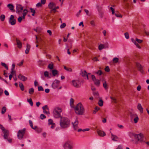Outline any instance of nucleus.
<instances>
[{
    "mask_svg": "<svg viewBox=\"0 0 149 149\" xmlns=\"http://www.w3.org/2000/svg\"><path fill=\"white\" fill-rule=\"evenodd\" d=\"M70 124V120L66 117H61L60 121V125L62 128H66L69 127Z\"/></svg>",
    "mask_w": 149,
    "mask_h": 149,
    "instance_id": "obj_1",
    "label": "nucleus"
},
{
    "mask_svg": "<svg viewBox=\"0 0 149 149\" xmlns=\"http://www.w3.org/2000/svg\"><path fill=\"white\" fill-rule=\"evenodd\" d=\"M76 113L79 115H82L84 112V109L83 105L80 103L77 104L74 107Z\"/></svg>",
    "mask_w": 149,
    "mask_h": 149,
    "instance_id": "obj_2",
    "label": "nucleus"
},
{
    "mask_svg": "<svg viewBox=\"0 0 149 149\" xmlns=\"http://www.w3.org/2000/svg\"><path fill=\"white\" fill-rule=\"evenodd\" d=\"M62 111V109L59 107H56L53 111V115L54 117L56 118H61L62 117L60 113Z\"/></svg>",
    "mask_w": 149,
    "mask_h": 149,
    "instance_id": "obj_3",
    "label": "nucleus"
},
{
    "mask_svg": "<svg viewBox=\"0 0 149 149\" xmlns=\"http://www.w3.org/2000/svg\"><path fill=\"white\" fill-rule=\"evenodd\" d=\"M132 134L136 139H137L141 143L145 142L143 134L141 133L139 134H136L134 133H132Z\"/></svg>",
    "mask_w": 149,
    "mask_h": 149,
    "instance_id": "obj_4",
    "label": "nucleus"
},
{
    "mask_svg": "<svg viewBox=\"0 0 149 149\" xmlns=\"http://www.w3.org/2000/svg\"><path fill=\"white\" fill-rule=\"evenodd\" d=\"M26 129L24 128L22 130H19L17 133V136L18 138L19 139H22L24 135Z\"/></svg>",
    "mask_w": 149,
    "mask_h": 149,
    "instance_id": "obj_5",
    "label": "nucleus"
},
{
    "mask_svg": "<svg viewBox=\"0 0 149 149\" xmlns=\"http://www.w3.org/2000/svg\"><path fill=\"white\" fill-rule=\"evenodd\" d=\"M65 149H72L73 147L70 141L68 140L63 145Z\"/></svg>",
    "mask_w": 149,
    "mask_h": 149,
    "instance_id": "obj_6",
    "label": "nucleus"
},
{
    "mask_svg": "<svg viewBox=\"0 0 149 149\" xmlns=\"http://www.w3.org/2000/svg\"><path fill=\"white\" fill-rule=\"evenodd\" d=\"M72 82L73 86L76 88H79L81 86V82L79 80H73Z\"/></svg>",
    "mask_w": 149,
    "mask_h": 149,
    "instance_id": "obj_7",
    "label": "nucleus"
},
{
    "mask_svg": "<svg viewBox=\"0 0 149 149\" xmlns=\"http://www.w3.org/2000/svg\"><path fill=\"white\" fill-rule=\"evenodd\" d=\"M131 119H133L134 123H137L139 120V118L136 114L131 113L130 114Z\"/></svg>",
    "mask_w": 149,
    "mask_h": 149,
    "instance_id": "obj_8",
    "label": "nucleus"
},
{
    "mask_svg": "<svg viewBox=\"0 0 149 149\" xmlns=\"http://www.w3.org/2000/svg\"><path fill=\"white\" fill-rule=\"evenodd\" d=\"M16 12L18 14H20L22 12L23 7L20 4H17L16 6Z\"/></svg>",
    "mask_w": 149,
    "mask_h": 149,
    "instance_id": "obj_9",
    "label": "nucleus"
},
{
    "mask_svg": "<svg viewBox=\"0 0 149 149\" xmlns=\"http://www.w3.org/2000/svg\"><path fill=\"white\" fill-rule=\"evenodd\" d=\"M9 23L12 25H14L16 24V19L14 18V16L12 15L10 16L9 20Z\"/></svg>",
    "mask_w": 149,
    "mask_h": 149,
    "instance_id": "obj_10",
    "label": "nucleus"
},
{
    "mask_svg": "<svg viewBox=\"0 0 149 149\" xmlns=\"http://www.w3.org/2000/svg\"><path fill=\"white\" fill-rule=\"evenodd\" d=\"M59 83L60 81L59 80L55 79L52 84V87L54 89L57 88L58 86Z\"/></svg>",
    "mask_w": 149,
    "mask_h": 149,
    "instance_id": "obj_11",
    "label": "nucleus"
},
{
    "mask_svg": "<svg viewBox=\"0 0 149 149\" xmlns=\"http://www.w3.org/2000/svg\"><path fill=\"white\" fill-rule=\"evenodd\" d=\"M80 74L82 77L85 78V79H88V77L86 71H82Z\"/></svg>",
    "mask_w": 149,
    "mask_h": 149,
    "instance_id": "obj_12",
    "label": "nucleus"
},
{
    "mask_svg": "<svg viewBox=\"0 0 149 149\" xmlns=\"http://www.w3.org/2000/svg\"><path fill=\"white\" fill-rule=\"evenodd\" d=\"M78 123L79 122L77 119H76L74 122L72 123L73 126L75 130H76L78 128Z\"/></svg>",
    "mask_w": 149,
    "mask_h": 149,
    "instance_id": "obj_13",
    "label": "nucleus"
},
{
    "mask_svg": "<svg viewBox=\"0 0 149 149\" xmlns=\"http://www.w3.org/2000/svg\"><path fill=\"white\" fill-rule=\"evenodd\" d=\"M4 133L3 137L5 139H7L8 138L9 135V131L7 130H5L3 131Z\"/></svg>",
    "mask_w": 149,
    "mask_h": 149,
    "instance_id": "obj_14",
    "label": "nucleus"
},
{
    "mask_svg": "<svg viewBox=\"0 0 149 149\" xmlns=\"http://www.w3.org/2000/svg\"><path fill=\"white\" fill-rule=\"evenodd\" d=\"M18 77L20 80L23 81H25L27 79V78L26 77L21 74H19L18 76Z\"/></svg>",
    "mask_w": 149,
    "mask_h": 149,
    "instance_id": "obj_15",
    "label": "nucleus"
},
{
    "mask_svg": "<svg viewBox=\"0 0 149 149\" xmlns=\"http://www.w3.org/2000/svg\"><path fill=\"white\" fill-rule=\"evenodd\" d=\"M136 65L137 68H138L139 70L141 73H143V67L139 63H136Z\"/></svg>",
    "mask_w": 149,
    "mask_h": 149,
    "instance_id": "obj_16",
    "label": "nucleus"
},
{
    "mask_svg": "<svg viewBox=\"0 0 149 149\" xmlns=\"http://www.w3.org/2000/svg\"><path fill=\"white\" fill-rule=\"evenodd\" d=\"M16 40L17 42V47L19 48H21L22 46V42L17 38H16Z\"/></svg>",
    "mask_w": 149,
    "mask_h": 149,
    "instance_id": "obj_17",
    "label": "nucleus"
},
{
    "mask_svg": "<svg viewBox=\"0 0 149 149\" xmlns=\"http://www.w3.org/2000/svg\"><path fill=\"white\" fill-rule=\"evenodd\" d=\"M97 133L99 136H104L106 135V134L104 132L100 130H98Z\"/></svg>",
    "mask_w": 149,
    "mask_h": 149,
    "instance_id": "obj_18",
    "label": "nucleus"
},
{
    "mask_svg": "<svg viewBox=\"0 0 149 149\" xmlns=\"http://www.w3.org/2000/svg\"><path fill=\"white\" fill-rule=\"evenodd\" d=\"M111 133V139L113 141H117L118 139V137L116 135H114L111 132H110Z\"/></svg>",
    "mask_w": 149,
    "mask_h": 149,
    "instance_id": "obj_19",
    "label": "nucleus"
},
{
    "mask_svg": "<svg viewBox=\"0 0 149 149\" xmlns=\"http://www.w3.org/2000/svg\"><path fill=\"white\" fill-rule=\"evenodd\" d=\"M55 5L56 4L55 3L52 2H51L49 3L48 6L49 8L52 9L54 8Z\"/></svg>",
    "mask_w": 149,
    "mask_h": 149,
    "instance_id": "obj_20",
    "label": "nucleus"
},
{
    "mask_svg": "<svg viewBox=\"0 0 149 149\" xmlns=\"http://www.w3.org/2000/svg\"><path fill=\"white\" fill-rule=\"evenodd\" d=\"M38 62L39 65L43 66L46 64L47 62L45 61L40 60H39Z\"/></svg>",
    "mask_w": 149,
    "mask_h": 149,
    "instance_id": "obj_21",
    "label": "nucleus"
},
{
    "mask_svg": "<svg viewBox=\"0 0 149 149\" xmlns=\"http://www.w3.org/2000/svg\"><path fill=\"white\" fill-rule=\"evenodd\" d=\"M132 41L134 43V44L136 46V47L139 49H141V47L136 42V40H135L134 38H132L131 39Z\"/></svg>",
    "mask_w": 149,
    "mask_h": 149,
    "instance_id": "obj_22",
    "label": "nucleus"
},
{
    "mask_svg": "<svg viewBox=\"0 0 149 149\" xmlns=\"http://www.w3.org/2000/svg\"><path fill=\"white\" fill-rule=\"evenodd\" d=\"M137 108L141 113H142L143 112V108L140 103H139L138 104Z\"/></svg>",
    "mask_w": 149,
    "mask_h": 149,
    "instance_id": "obj_23",
    "label": "nucleus"
},
{
    "mask_svg": "<svg viewBox=\"0 0 149 149\" xmlns=\"http://www.w3.org/2000/svg\"><path fill=\"white\" fill-rule=\"evenodd\" d=\"M102 82L103 87L106 90L108 88V87H107V83L106 81L105 80H103L102 81Z\"/></svg>",
    "mask_w": 149,
    "mask_h": 149,
    "instance_id": "obj_24",
    "label": "nucleus"
},
{
    "mask_svg": "<svg viewBox=\"0 0 149 149\" xmlns=\"http://www.w3.org/2000/svg\"><path fill=\"white\" fill-rule=\"evenodd\" d=\"M30 47V45L28 44H26V49L25 52V53L26 54H28L29 53Z\"/></svg>",
    "mask_w": 149,
    "mask_h": 149,
    "instance_id": "obj_25",
    "label": "nucleus"
},
{
    "mask_svg": "<svg viewBox=\"0 0 149 149\" xmlns=\"http://www.w3.org/2000/svg\"><path fill=\"white\" fill-rule=\"evenodd\" d=\"M23 11H24V13L22 14L23 16H22V18L23 19H24L25 18V16L27 14V13L28 12V11L26 9H24V10Z\"/></svg>",
    "mask_w": 149,
    "mask_h": 149,
    "instance_id": "obj_26",
    "label": "nucleus"
},
{
    "mask_svg": "<svg viewBox=\"0 0 149 149\" xmlns=\"http://www.w3.org/2000/svg\"><path fill=\"white\" fill-rule=\"evenodd\" d=\"M95 84L97 86H99L100 85V81L99 80L96 79L93 81Z\"/></svg>",
    "mask_w": 149,
    "mask_h": 149,
    "instance_id": "obj_27",
    "label": "nucleus"
},
{
    "mask_svg": "<svg viewBox=\"0 0 149 149\" xmlns=\"http://www.w3.org/2000/svg\"><path fill=\"white\" fill-rule=\"evenodd\" d=\"M7 7L10 10H13L14 9V6L13 5L11 4H8Z\"/></svg>",
    "mask_w": 149,
    "mask_h": 149,
    "instance_id": "obj_28",
    "label": "nucleus"
},
{
    "mask_svg": "<svg viewBox=\"0 0 149 149\" xmlns=\"http://www.w3.org/2000/svg\"><path fill=\"white\" fill-rule=\"evenodd\" d=\"M29 122L30 125L32 128L33 129H36L37 128V126H34V127H33V123L31 120H29Z\"/></svg>",
    "mask_w": 149,
    "mask_h": 149,
    "instance_id": "obj_29",
    "label": "nucleus"
},
{
    "mask_svg": "<svg viewBox=\"0 0 149 149\" xmlns=\"http://www.w3.org/2000/svg\"><path fill=\"white\" fill-rule=\"evenodd\" d=\"M48 68L50 70H52L54 68V64L52 62L49 64L48 65Z\"/></svg>",
    "mask_w": 149,
    "mask_h": 149,
    "instance_id": "obj_30",
    "label": "nucleus"
},
{
    "mask_svg": "<svg viewBox=\"0 0 149 149\" xmlns=\"http://www.w3.org/2000/svg\"><path fill=\"white\" fill-rule=\"evenodd\" d=\"M27 102L29 103L30 105L31 106H32L33 105V103L32 101V99L30 98L29 99H27Z\"/></svg>",
    "mask_w": 149,
    "mask_h": 149,
    "instance_id": "obj_31",
    "label": "nucleus"
},
{
    "mask_svg": "<svg viewBox=\"0 0 149 149\" xmlns=\"http://www.w3.org/2000/svg\"><path fill=\"white\" fill-rule=\"evenodd\" d=\"M95 74H97L99 75H101L102 74V72L101 70H98L97 71L94 72Z\"/></svg>",
    "mask_w": 149,
    "mask_h": 149,
    "instance_id": "obj_32",
    "label": "nucleus"
},
{
    "mask_svg": "<svg viewBox=\"0 0 149 149\" xmlns=\"http://www.w3.org/2000/svg\"><path fill=\"white\" fill-rule=\"evenodd\" d=\"M19 86L22 91H23L24 90V86L22 83H19Z\"/></svg>",
    "mask_w": 149,
    "mask_h": 149,
    "instance_id": "obj_33",
    "label": "nucleus"
},
{
    "mask_svg": "<svg viewBox=\"0 0 149 149\" xmlns=\"http://www.w3.org/2000/svg\"><path fill=\"white\" fill-rule=\"evenodd\" d=\"M52 72L53 75L54 76H55L58 74V72L57 70H52Z\"/></svg>",
    "mask_w": 149,
    "mask_h": 149,
    "instance_id": "obj_34",
    "label": "nucleus"
},
{
    "mask_svg": "<svg viewBox=\"0 0 149 149\" xmlns=\"http://www.w3.org/2000/svg\"><path fill=\"white\" fill-rule=\"evenodd\" d=\"M5 18V16L3 14H2L0 16V19L1 21H3Z\"/></svg>",
    "mask_w": 149,
    "mask_h": 149,
    "instance_id": "obj_35",
    "label": "nucleus"
},
{
    "mask_svg": "<svg viewBox=\"0 0 149 149\" xmlns=\"http://www.w3.org/2000/svg\"><path fill=\"white\" fill-rule=\"evenodd\" d=\"M98 104L100 106H102L103 104V100L101 99H100L98 102Z\"/></svg>",
    "mask_w": 149,
    "mask_h": 149,
    "instance_id": "obj_36",
    "label": "nucleus"
},
{
    "mask_svg": "<svg viewBox=\"0 0 149 149\" xmlns=\"http://www.w3.org/2000/svg\"><path fill=\"white\" fill-rule=\"evenodd\" d=\"M104 47L103 45L101 44L98 46V49L99 50H101L102 49L104 48Z\"/></svg>",
    "mask_w": 149,
    "mask_h": 149,
    "instance_id": "obj_37",
    "label": "nucleus"
},
{
    "mask_svg": "<svg viewBox=\"0 0 149 149\" xmlns=\"http://www.w3.org/2000/svg\"><path fill=\"white\" fill-rule=\"evenodd\" d=\"M64 69L68 71L72 72V70L70 68H67L66 66H64Z\"/></svg>",
    "mask_w": 149,
    "mask_h": 149,
    "instance_id": "obj_38",
    "label": "nucleus"
},
{
    "mask_svg": "<svg viewBox=\"0 0 149 149\" xmlns=\"http://www.w3.org/2000/svg\"><path fill=\"white\" fill-rule=\"evenodd\" d=\"M34 92V89L33 88H31L29 90V93L30 94H33Z\"/></svg>",
    "mask_w": 149,
    "mask_h": 149,
    "instance_id": "obj_39",
    "label": "nucleus"
},
{
    "mask_svg": "<svg viewBox=\"0 0 149 149\" xmlns=\"http://www.w3.org/2000/svg\"><path fill=\"white\" fill-rule=\"evenodd\" d=\"M99 109V108L98 107H96L95 108V110L93 111V113L94 114L96 113L98 111Z\"/></svg>",
    "mask_w": 149,
    "mask_h": 149,
    "instance_id": "obj_40",
    "label": "nucleus"
},
{
    "mask_svg": "<svg viewBox=\"0 0 149 149\" xmlns=\"http://www.w3.org/2000/svg\"><path fill=\"white\" fill-rule=\"evenodd\" d=\"M1 65L4 67L7 70H8V68L7 66V65H6V64H5V63L1 62Z\"/></svg>",
    "mask_w": 149,
    "mask_h": 149,
    "instance_id": "obj_41",
    "label": "nucleus"
},
{
    "mask_svg": "<svg viewBox=\"0 0 149 149\" xmlns=\"http://www.w3.org/2000/svg\"><path fill=\"white\" fill-rule=\"evenodd\" d=\"M6 108L4 107H3L1 110V113L2 114H3L5 113L6 112Z\"/></svg>",
    "mask_w": 149,
    "mask_h": 149,
    "instance_id": "obj_42",
    "label": "nucleus"
},
{
    "mask_svg": "<svg viewBox=\"0 0 149 149\" xmlns=\"http://www.w3.org/2000/svg\"><path fill=\"white\" fill-rule=\"evenodd\" d=\"M93 93L94 95L96 97H98L99 96V94L97 91H94Z\"/></svg>",
    "mask_w": 149,
    "mask_h": 149,
    "instance_id": "obj_43",
    "label": "nucleus"
},
{
    "mask_svg": "<svg viewBox=\"0 0 149 149\" xmlns=\"http://www.w3.org/2000/svg\"><path fill=\"white\" fill-rule=\"evenodd\" d=\"M30 10H31V12L33 13L32 14V15L33 16H34V14L36 13L35 10L33 8H30Z\"/></svg>",
    "mask_w": 149,
    "mask_h": 149,
    "instance_id": "obj_44",
    "label": "nucleus"
},
{
    "mask_svg": "<svg viewBox=\"0 0 149 149\" xmlns=\"http://www.w3.org/2000/svg\"><path fill=\"white\" fill-rule=\"evenodd\" d=\"M135 40L137 42L139 43H141L143 42V40L138 39L137 38H136Z\"/></svg>",
    "mask_w": 149,
    "mask_h": 149,
    "instance_id": "obj_45",
    "label": "nucleus"
},
{
    "mask_svg": "<svg viewBox=\"0 0 149 149\" xmlns=\"http://www.w3.org/2000/svg\"><path fill=\"white\" fill-rule=\"evenodd\" d=\"M118 60L119 59L118 58L115 57L113 58V61L114 62L117 63L118 62Z\"/></svg>",
    "mask_w": 149,
    "mask_h": 149,
    "instance_id": "obj_46",
    "label": "nucleus"
},
{
    "mask_svg": "<svg viewBox=\"0 0 149 149\" xmlns=\"http://www.w3.org/2000/svg\"><path fill=\"white\" fill-rule=\"evenodd\" d=\"M35 130H36V131L39 133L41 132L42 131V129L40 128H36Z\"/></svg>",
    "mask_w": 149,
    "mask_h": 149,
    "instance_id": "obj_47",
    "label": "nucleus"
},
{
    "mask_svg": "<svg viewBox=\"0 0 149 149\" xmlns=\"http://www.w3.org/2000/svg\"><path fill=\"white\" fill-rule=\"evenodd\" d=\"M46 116L43 114H41L40 116V118L41 119L43 120L44 118H45Z\"/></svg>",
    "mask_w": 149,
    "mask_h": 149,
    "instance_id": "obj_48",
    "label": "nucleus"
},
{
    "mask_svg": "<svg viewBox=\"0 0 149 149\" xmlns=\"http://www.w3.org/2000/svg\"><path fill=\"white\" fill-rule=\"evenodd\" d=\"M38 91H44V89H43V87H42V86H39L38 87Z\"/></svg>",
    "mask_w": 149,
    "mask_h": 149,
    "instance_id": "obj_49",
    "label": "nucleus"
},
{
    "mask_svg": "<svg viewBox=\"0 0 149 149\" xmlns=\"http://www.w3.org/2000/svg\"><path fill=\"white\" fill-rule=\"evenodd\" d=\"M74 102V100L72 98H71L70 100V104L71 106L73 104Z\"/></svg>",
    "mask_w": 149,
    "mask_h": 149,
    "instance_id": "obj_50",
    "label": "nucleus"
},
{
    "mask_svg": "<svg viewBox=\"0 0 149 149\" xmlns=\"http://www.w3.org/2000/svg\"><path fill=\"white\" fill-rule=\"evenodd\" d=\"M42 109L43 110H45L46 109L48 110H49L48 107L47 105H45V106L43 107H42Z\"/></svg>",
    "mask_w": 149,
    "mask_h": 149,
    "instance_id": "obj_51",
    "label": "nucleus"
},
{
    "mask_svg": "<svg viewBox=\"0 0 149 149\" xmlns=\"http://www.w3.org/2000/svg\"><path fill=\"white\" fill-rule=\"evenodd\" d=\"M124 34L125 36V37L126 39H128L129 38V35L128 33L127 32H126Z\"/></svg>",
    "mask_w": 149,
    "mask_h": 149,
    "instance_id": "obj_52",
    "label": "nucleus"
},
{
    "mask_svg": "<svg viewBox=\"0 0 149 149\" xmlns=\"http://www.w3.org/2000/svg\"><path fill=\"white\" fill-rule=\"evenodd\" d=\"M44 76L45 77H49V72L46 71L44 72Z\"/></svg>",
    "mask_w": 149,
    "mask_h": 149,
    "instance_id": "obj_53",
    "label": "nucleus"
},
{
    "mask_svg": "<svg viewBox=\"0 0 149 149\" xmlns=\"http://www.w3.org/2000/svg\"><path fill=\"white\" fill-rule=\"evenodd\" d=\"M115 15L117 17H122V16L120 14L118 13H116L115 14Z\"/></svg>",
    "mask_w": 149,
    "mask_h": 149,
    "instance_id": "obj_54",
    "label": "nucleus"
},
{
    "mask_svg": "<svg viewBox=\"0 0 149 149\" xmlns=\"http://www.w3.org/2000/svg\"><path fill=\"white\" fill-rule=\"evenodd\" d=\"M49 124L51 125L54 124L53 120L51 119H49L48 120Z\"/></svg>",
    "mask_w": 149,
    "mask_h": 149,
    "instance_id": "obj_55",
    "label": "nucleus"
},
{
    "mask_svg": "<svg viewBox=\"0 0 149 149\" xmlns=\"http://www.w3.org/2000/svg\"><path fill=\"white\" fill-rule=\"evenodd\" d=\"M66 25V24L65 23H63L62 24H61L60 26V28L61 29H63L64 28Z\"/></svg>",
    "mask_w": 149,
    "mask_h": 149,
    "instance_id": "obj_56",
    "label": "nucleus"
},
{
    "mask_svg": "<svg viewBox=\"0 0 149 149\" xmlns=\"http://www.w3.org/2000/svg\"><path fill=\"white\" fill-rule=\"evenodd\" d=\"M105 70L107 72H108L110 71V69L109 68V66H107L105 68Z\"/></svg>",
    "mask_w": 149,
    "mask_h": 149,
    "instance_id": "obj_57",
    "label": "nucleus"
},
{
    "mask_svg": "<svg viewBox=\"0 0 149 149\" xmlns=\"http://www.w3.org/2000/svg\"><path fill=\"white\" fill-rule=\"evenodd\" d=\"M124 5L125 7L128 8L129 6V3L127 1H125L124 2Z\"/></svg>",
    "mask_w": 149,
    "mask_h": 149,
    "instance_id": "obj_58",
    "label": "nucleus"
},
{
    "mask_svg": "<svg viewBox=\"0 0 149 149\" xmlns=\"http://www.w3.org/2000/svg\"><path fill=\"white\" fill-rule=\"evenodd\" d=\"M10 74H12V75H14V74H15V71H14V70L11 69Z\"/></svg>",
    "mask_w": 149,
    "mask_h": 149,
    "instance_id": "obj_59",
    "label": "nucleus"
},
{
    "mask_svg": "<svg viewBox=\"0 0 149 149\" xmlns=\"http://www.w3.org/2000/svg\"><path fill=\"white\" fill-rule=\"evenodd\" d=\"M91 78L92 80L93 81H94L95 80H96V79L95 76L93 75H91Z\"/></svg>",
    "mask_w": 149,
    "mask_h": 149,
    "instance_id": "obj_60",
    "label": "nucleus"
},
{
    "mask_svg": "<svg viewBox=\"0 0 149 149\" xmlns=\"http://www.w3.org/2000/svg\"><path fill=\"white\" fill-rule=\"evenodd\" d=\"M42 4L41 3L39 2L37 4L36 6L37 7H40L42 6Z\"/></svg>",
    "mask_w": 149,
    "mask_h": 149,
    "instance_id": "obj_61",
    "label": "nucleus"
},
{
    "mask_svg": "<svg viewBox=\"0 0 149 149\" xmlns=\"http://www.w3.org/2000/svg\"><path fill=\"white\" fill-rule=\"evenodd\" d=\"M0 128L3 131L6 130L4 127L1 124H0Z\"/></svg>",
    "mask_w": 149,
    "mask_h": 149,
    "instance_id": "obj_62",
    "label": "nucleus"
},
{
    "mask_svg": "<svg viewBox=\"0 0 149 149\" xmlns=\"http://www.w3.org/2000/svg\"><path fill=\"white\" fill-rule=\"evenodd\" d=\"M23 62L24 60H22L21 61V62L17 64V65H18L21 66L23 65Z\"/></svg>",
    "mask_w": 149,
    "mask_h": 149,
    "instance_id": "obj_63",
    "label": "nucleus"
},
{
    "mask_svg": "<svg viewBox=\"0 0 149 149\" xmlns=\"http://www.w3.org/2000/svg\"><path fill=\"white\" fill-rule=\"evenodd\" d=\"M23 18L21 17H19L18 18V21L19 22H21Z\"/></svg>",
    "mask_w": 149,
    "mask_h": 149,
    "instance_id": "obj_64",
    "label": "nucleus"
}]
</instances>
